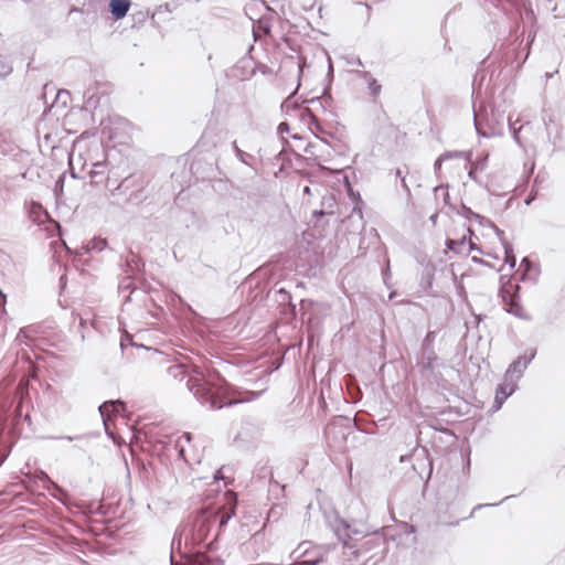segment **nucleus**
Here are the masks:
<instances>
[{
	"instance_id": "1",
	"label": "nucleus",
	"mask_w": 565,
	"mask_h": 565,
	"mask_svg": "<svg viewBox=\"0 0 565 565\" xmlns=\"http://www.w3.org/2000/svg\"><path fill=\"white\" fill-rule=\"evenodd\" d=\"M194 375L190 374L188 367L182 363H174L167 367L170 377L177 381L186 380V387L193 394L195 399L210 409L223 408L241 403L227 396L228 386L226 381L218 374L204 376L198 370Z\"/></svg>"
},
{
	"instance_id": "2",
	"label": "nucleus",
	"mask_w": 565,
	"mask_h": 565,
	"mask_svg": "<svg viewBox=\"0 0 565 565\" xmlns=\"http://www.w3.org/2000/svg\"><path fill=\"white\" fill-rule=\"evenodd\" d=\"M237 497L226 491L216 508L199 511L192 521L191 537L194 544H205L207 551L216 550V541L228 521L235 515Z\"/></svg>"
},
{
	"instance_id": "3",
	"label": "nucleus",
	"mask_w": 565,
	"mask_h": 565,
	"mask_svg": "<svg viewBox=\"0 0 565 565\" xmlns=\"http://www.w3.org/2000/svg\"><path fill=\"white\" fill-rule=\"evenodd\" d=\"M329 527L335 534L338 540L342 543L344 548L351 550L354 558L360 557V550L358 548L353 536H366L369 532L364 529V524L355 520L349 522L341 518L337 512L327 516Z\"/></svg>"
},
{
	"instance_id": "4",
	"label": "nucleus",
	"mask_w": 565,
	"mask_h": 565,
	"mask_svg": "<svg viewBox=\"0 0 565 565\" xmlns=\"http://www.w3.org/2000/svg\"><path fill=\"white\" fill-rule=\"evenodd\" d=\"M473 120L478 135L489 138L502 136L504 128V114L495 110L493 107L490 111L486 107L473 110Z\"/></svg>"
},
{
	"instance_id": "5",
	"label": "nucleus",
	"mask_w": 565,
	"mask_h": 565,
	"mask_svg": "<svg viewBox=\"0 0 565 565\" xmlns=\"http://www.w3.org/2000/svg\"><path fill=\"white\" fill-rule=\"evenodd\" d=\"M327 548L313 545L311 541L301 542L290 554L295 561L302 558L297 565H319L326 559Z\"/></svg>"
},
{
	"instance_id": "6",
	"label": "nucleus",
	"mask_w": 565,
	"mask_h": 565,
	"mask_svg": "<svg viewBox=\"0 0 565 565\" xmlns=\"http://www.w3.org/2000/svg\"><path fill=\"white\" fill-rule=\"evenodd\" d=\"M349 434L350 427L343 424L342 419L333 420L324 428L328 445L339 451L345 448Z\"/></svg>"
},
{
	"instance_id": "7",
	"label": "nucleus",
	"mask_w": 565,
	"mask_h": 565,
	"mask_svg": "<svg viewBox=\"0 0 565 565\" xmlns=\"http://www.w3.org/2000/svg\"><path fill=\"white\" fill-rule=\"evenodd\" d=\"M520 285H500L499 295L507 306V312L523 318V307L519 302Z\"/></svg>"
},
{
	"instance_id": "8",
	"label": "nucleus",
	"mask_w": 565,
	"mask_h": 565,
	"mask_svg": "<svg viewBox=\"0 0 565 565\" xmlns=\"http://www.w3.org/2000/svg\"><path fill=\"white\" fill-rule=\"evenodd\" d=\"M436 331H428L422 342V360L420 365L425 371L434 372L439 358L434 349Z\"/></svg>"
},
{
	"instance_id": "9",
	"label": "nucleus",
	"mask_w": 565,
	"mask_h": 565,
	"mask_svg": "<svg viewBox=\"0 0 565 565\" xmlns=\"http://www.w3.org/2000/svg\"><path fill=\"white\" fill-rule=\"evenodd\" d=\"M536 355L535 349L526 350L522 355L518 356L507 369L505 375L514 382H519L523 376L525 370Z\"/></svg>"
},
{
	"instance_id": "10",
	"label": "nucleus",
	"mask_w": 565,
	"mask_h": 565,
	"mask_svg": "<svg viewBox=\"0 0 565 565\" xmlns=\"http://www.w3.org/2000/svg\"><path fill=\"white\" fill-rule=\"evenodd\" d=\"M125 267L128 279L138 280V282H147L146 278L142 276L145 263L138 254L129 250L125 258Z\"/></svg>"
},
{
	"instance_id": "11",
	"label": "nucleus",
	"mask_w": 565,
	"mask_h": 565,
	"mask_svg": "<svg viewBox=\"0 0 565 565\" xmlns=\"http://www.w3.org/2000/svg\"><path fill=\"white\" fill-rule=\"evenodd\" d=\"M309 104L312 106V107H306L302 109V119L310 126V128H316L318 131L321 130V126L318 121V118L317 116L313 114V108H322V110H326L320 98H311L309 100Z\"/></svg>"
},
{
	"instance_id": "12",
	"label": "nucleus",
	"mask_w": 565,
	"mask_h": 565,
	"mask_svg": "<svg viewBox=\"0 0 565 565\" xmlns=\"http://www.w3.org/2000/svg\"><path fill=\"white\" fill-rule=\"evenodd\" d=\"M489 154L487 152L479 153L477 158L473 160L471 158V162L469 163V171L468 177L472 181L481 184V182L478 179V173L486 170L488 164Z\"/></svg>"
},
{
	"instance_id": "13",
	"label": "nucleus",
	"mask_w": 565,
	"mask_h": 565,
	"mask_svg": "<svg viewBox=\"0 0 565 565\" xmlns=\"http://www.w3.org/2000/svg\"><path fill=\"white\" fill-rule=\"evenodd\" d=\"M446 246L455 254H469L475 248L473 243L468 241L465 235L460 238H447Z\"/></svg>"
},
{
	"instance_id": "14",
	"label": "nucleus",
	"mask_w": 565,
	"mask_h": 565,
	"mask_svg": "<svg viewBox=\"0 0 565 565\" xmlns=\"http://www.w3.org/2000/svg\"><path fill=\"white\" fill-rule=\"evenodd\" d=\"M125 409V404L120 401H107L104 402L99 407L98 411L100 413V416L103 417L104 424L107 427V420L111 415H116Z\"/></svg>"
},
{
	"instance_id": "15",
	"label": "nucleus",
	"mask_w": 565,
	"mask_h": 565,
	"mask_svg": "<svg viewBox=\"0 0 565 565\" xmlns=\"http://www.w3.org/2000/svg\"><path fill=\"white\" fill-rule=\"evenodd\" d=\"M520 270L522 280L535 281L539 278L540 269L537 265L530 260L527 257L522 259Z\"/></svg>"
},
{
	"instance_id": "16",
	"label": "nucleus",
	"mask_w": 565,
	"mask_h": 565,
	"mask_svg": "<svg viewBox=\"0 0 565 565\" xmlns=\"http://www.w3.org/2000/svg\"><path fill=\"white\" fill-rule=\"evenodd\" d=\"M491 228L494 231L497 237L500 239L505 254V262L510 264L511 267L515 266V256L513 254V247L510 242L507 241L504 236V232L500 230L494 223L491 226Z\"/></svg>"
},
{
	"instance_id": "17",
	"label": "nucleus",
	"mask_w": 565,
	"mask_h": 565,
	"mask_svg": "<svg viewBox=\"0 0 565 565\" xmlns=\"http://www.w3.org/2000/svg\"><path fill=\"white\" fill-rule=\"evenodd\" d=\"M131 7L130 0H109V12L116 20L124 19Z\"/></svg>"
},
{
	"instance_id": "18",
	"label": "nucleus",
	"mask_w": 565,
	"mask_h": 565,
	"mask_svg": "<svg viewBox=\"0 0 565 565\" xmlns=\"http://www.w3.org/2000/svg\"><path fill=\"white\" fill-rule=\"evenodd\" d=\"M190 565H223V561L220 557L209 556L206 553H196Z\"/></svg>"
},
{
	"instance_id": "19",
	"label": "nucleus",
	"mask_w": 565,
	"mask_h": 565,
	"mask_svg": "<svg viewBox=\"0 0 565 565\" xmlns=\"http://www.w3.org/2000/svg\"><path fill=\"white\" fill-rule=\"evenodd\" d=\"M518 388V383L512 379H508L504 374L503 383L498 385L495 393L500 396L509 397L511 396Z\"/></svg>"
},
{
	"instance_id": "20",
	"label": "nucleus",
	"mask_w": 565,
	"mask_h": 565,
	"mask_svg": "<svg viewBox=\"0 0 565 565\" xmlns=\"http://www.w3.org/2000/svg\"><path fill=\"white\" fill-rule=\"evenodd\" d=\"M42 326L41 324H30L26 327H23L19 330L15 341H21V337H24L25 339H31L33 335H38L42 333Z\"/></svg>"
},
{
	"instance_id": "21",
	"label": "nucleus",
	"mask_w": 565,
	"mask_h": 565,
	"mask_svg": "<svg viewBox=\"0 0 565 565\" xmlns=\"http://www.w3.org/2000/svg\"><path fill=\"white\" fill-rule=\"evenodd\" d=\"M366 82H367V88H369V92H370V95L374 98H376L380 94H381V90H382V86L381 84H379V82L376 81V78H374L373 76H371V74L369 72H363V75H362Z\"/></svg>"
},
{
	"instance_id": "22",
	"label": "nucleus",
	"mask_w": 565,
	"mask_h": 565,
	"mask_svg": "<svg viewBox=\"0 0 565 565\" xmlns=\"http://www.w3.org/2000/svg\"><path fill=\"white\" fill-rule=\"evenodd\" d=\"M233 150L235 152L236 158L248 167H253V161L255 160V157L244 150H242L236 141L232 143Z\"/></svg>"
},
{
	"instance_id": "23",
	"label": "nucleus",
	"mask_w": 565,
	"mask_h": 565,
	"mask_svg": "<svg viewBox=\"0 0 565 565\" xmlns=\"http://www.w3.org/2000/svg\"><path fill=\"white\" fill-rule=\"evenodd\" d=\"M440 156L445 161L452 159H463L466 162H471V151L452 150L446 151Z\"/></svg>"
},
{
	"instance_id": "24",
	"label": "nucleus",
	"mask_w": 565,
	"mask_h": 565,
	"mask_svg": "<svg viewBox=\"0 0 565 565\" xmlns=\"http://www.w3.org/2000/svg\"><path fill=\"white\" fill-rule=\"evenodd\" d=\"M128 347H132V348L135 347V348H137L138 350H148V351L150 350V348L145 347V345H142V344H140V345L136 344V343L134 342V338H132V335L126 332V333L121 337V339H120V349H121V351H122V353H124V354H126V351H127Z\"/></svg>"
},
{
	"instance_id": "25",
	"label": "nucleus",
	"mask_w": 565,
	"mask_h": 565,
	"mask_svg": "<svg viewBox=\"0 0 565 565\" xmlns=\"http://www.w3.org/2000/svg\"><path fill=\"white\" fill-rule=\"evenodd\" d=\"M44 214L42 205L38 202H32L30 206V217L38 223H41V216Z\"/></svg>"
},
{
	"instance_id": "26",
	"label": "nucleus",
	"mask_w": 565,
	"mask_h": 565,
	"mask_svg": "<svg viewBox=\"0 0 565 565\" xmlns=\"http://www.w3.org/2000/svg\"><path fill=\"white\" fill-rule=\"evenodd\" d=\"M106 246H107V241L105 238H94L88 243V245L86 247V252H90V250L102 252L106 248Z\"/></svg>"
},
{
	"instance_id": "27",
	"label": "nucleus",
	"mask_w": 565,
	"mask_h": 565,
	"mask_svg": "<svg viewBox=\"0 0 565 565\" xmlns=\"http://www.w3.org/2000/svg\"><path fill=\"white\" fill-rule=\"evenodd\" d=\"M105 169H106V163L105 162H102V161L95 162L93 164V169L89 172V175H90L92 180H94V182L97 183L98 181L96 180V178L100 177V175H104L105 174Z\"/></svg>"
},
{
	"instance_id": "28",
	"label": "nucleus",
	"mask_w": 565,
	"mask_h": 565,
	"mask_svg": "<svg viewBox=\"0 0 565 565\" xmlns=\"http://www.w3.org/2000/svg\"><path fill=\"white\" fill-rule=\"evenodd\" d=\"M127 200L130 203L140 204L147 200V195L145 194V190L141 188L139 190L132 191Z\"/></svg>"
},
{
	"instance_id": "29",
	"label": "nucleus",
	"mask_w": 565,
	"mask_h": 565,
	"mask_svg": "<svg viewBox=\"0 0 565 565\" xmlns=\"http://www.w3.org/2000/svg\"><path fill=\"white\" fill-rule=\"evenodd\" d=\"M12 64L2 56H0V78H6L12 73Z\"/></svg>"
},
{
	"instance_id": "30",
	"label": "nucleus",
	"mask_w": 565,
	"mask_h": 565,
	"mask_svg": "<svg viewBox=\"0 0 565 565\" xmlns=\"http://www.w3.org/2000/svg\"><path fill=\"white\" fill-rule=\"evenodd\" d=\"M279 294V297H280V303H288V306L290 307L292 313L295 315L296 312V306L292 303L291 301V296L289 292H287L285 289H280L278 291Z\"/></svg>"
},
{
	"instance_id": "31",
	"label": "nucleus",
	"mask_w": 565,
	"mask_h": 565,
	"mask_svg": "<svg viewBox=\"0 0 565 565\" xmlns=\"http://www.w3.org/2000/svg\"><path fill=\"white\" fill-rule=\"evenodd\" d=\"M461 216L467 218L468 221H473V218H480V214L473 212L470 207L462 205L461 211L458 212Z\"/></svg>"
},
{
	"instance_id": "32",
	"label": "nucleus",
	"mask_w": 565,
	"mask_h": 565,
	"mask_svg": "<svg viewBox=\"0 0 565 565\" xmlns=\"http://www.w3.org/2000/svg\"><path fill=\"white\" fill-rule=\"evenodd\" d=\"M507 120H508L509 130H510V132H511V135H512V137H513L514 141H515L518 145H521L520 136H519V134H520V129H518V128L515 127V124L512 121V119H511V117H510V116L507 118Z\"/></svg>"
},
{
	"instance_id": "33",
	"label": "nucleus",
	"mask_w": 565,
	"mask_h": 565,
	"mask_svg": "<svg viewBox=\"0 0 565 565\" xmlns=\"http://www.w3.org/2000/svg\"><path fill=\"white\" fill-rule=\"evenodd\" d=\"M513 497H514V495H508V497L503 498V499H502L500 502H498V503L478 504V505H476V507L473 508V510H472V512H471L470 516H472V515H473V512H475L476 510H480V509L486 508V507H497V505L501 504L503 501L509 500V499H511V498H513Z\"/></svg>"
},
{
	"instance_id": "34",
	"label": "nucleus",
	"mask_w": 565,
	"mask_h": 565,
	"mask_svg": "<svg viewBox=\"0 0 565 565\" xmlns=\"http://www.w3.org/2000/svg\"><path fill=\"white\" fill-rule=\"evenodd\" d=\"M507 398L508 397L500 396V395H498L495 393V397H494V402H493V409L494 411H499L502 407V405H503V403L505 402Z\"/></svg>"
},
{
	"instance_id": "35",
	"label": "nucleus",
	"mask_w": 565,
	"mask_h": 565,
	"mask_svg": "<svg viewBox=\"0 0 565 565\" xmlns=\"http://www.w3.org/2000/svg\"><path fill=\"white\" fill-rule=\"evenodd\" d=\"M66 284H63V285H60V297L63 296L65 289H66ZM58 303L63 307V308H67L68 307V303L66 302V300H62V298H58Z\"/></svg>"
},
{
	"instance_id": "36",
	"label": "nucleus",
	"mask_w": 565,
	"mask_h": 565,
	"mask_svg": "<svg viewBox=\"0 0 565 565\" xmlns=\"http://www.w3.org/2000/svg\"><path fill=\"white\" fill-rule=\"evenodd\" d=\"M473 221L478 222L480 225L482 226H489L491 227L493 225V222L490 221L489 218L480 215V218H473Z\"/></svg>"
},
{
	"instance_id": "37",
	"label": "nucleus",
	"mask_w": 565,
	"mask_h": 565,
	"mask_svg": "<svg viewBox=\"0 0 565 565\" xmlns=\"http://www.w3.org/2000/svg\"><path fill=\"white\" fill-rule=\"evenodd\" d=\"M63 182H64V174L60 175V178L57 179L56 183H55V194L56 196H58V191H63Z\"/></svg>"
},
{
	"instance_id": "38",
	"label": "nucleus",
	"mask_w": 565,
	"mask_h": 565,
	"mask_svg": "<svg viewBox=\"0 0 565 565\" xmlns=\"http://www.w3.org/2000/svg\"><path fill=\"white\" fill-rule=\"evenodd\" d=\"M445 160L441 159V156H439L436 160H435V163H434V171L435 173L438 175L440 170H441V164Z\"/></svg>"
},
{
	"instance_id": "39",
	"label": "nucleus",
	"mask_w": 565,
	"mask_h": 565,
	"mask_svg": "<svg viewBox=\"0 0 565 565\" xmlns=\"http://www.w3.org/2000/svg\"><path fill=\"white\" fill-rule=\"evenodd\" d=\"M86 328V320L83 319V318H79V332H81V340L84 341L85 340V330Z\"/></svg>"
},
{
	"instance_id": "40",
	"label": "nucleus",
	"mask_w": 565,
	"mask_h": 565,
	"mask_svg": "<svg viewBox=\"0 0 565 565\" xmlns=\"http://www.w3.org/2000/svg\"><path fill=\"white\" fill-rule=\"evenodd\" d=\"M360 550V556L362 555V553L364 552H367L372 548V541H366L363 543V545L361 547H358Z\"/></svg>"
},
{
	"instance_id": "41",
	"label": "nucleus",
	"mask_w": 565,
	"mask_h": 565,
	"mask_svg": "<svg viewBox=\"0 0 565 565\" xmlns=\"http://www.w3.org/2000/svg\"><path fill=\"white\" fill-rule=\"evenodd\" d=\"M128 182V178H126L120 184H118L114 190H111L110 195L115 196L117 192L121 190V188Z\"/></svg>"
},
{
	"instance_id": "42",
	"label": "nucleus",
	"mask_w": 565,
	"mask_h": 565,
	"mask_svg": "<svg viewBox=\"0 0 565 565\" xmlns=\"http://www.w3.org/2000/svg\"><path fill=\"white\" fill-rule=\"evenodd\" d=\"M289 130V126L287 122H280L278 126V132L282 134Z\"/></svg>"
},
{
	"instance_id": "43",
	"label": "nucleus",
	"mask_w": 565,
	"mask_h": 565,
	"mask_svg": "<svg viewBox=\"0 0 565 565\" xmlns=\"http://www.w3.org/2000/svg\"><path fill=\"white\" fill-rule=\"evenodd\" d=\"M6 302H7V296L0 289V307L4 308Z\"/></svg>"
},
{
	"instance_id": "44",
	"label": "nucleus",
	"mask_w": 565,
	"mask_h": 565,
	"mask_svg": "<svg viewBox=\"0 0 565 565\" xmlns=\"http://www.w3.org/2000/svg\"><path fill=\"white\" fill-rule=\"evenodd\" d=\"M39 477L41 480H44L49 483H53L52 480L50 479V477L44 471H41Z\"/></svg>"
},
{
	"instance_id": "45",
	"label": "nucleus",
	"mask_w": 565,
	"mask_h": 565,
	"mask_svg": "<svg viewBox=\"0 0 565 565\" xmlns=\"http://www.w3.org/2000/svg\"><path fill=\"white\" fill-rule=\"evenodd\" d=\"M401 183H402L403 189H404L407 193H409V188H408V185H407V183H406V179H405V177H402Z\"/></svg>"
},
{
	"instance_id": "46",
	"label": "nucleus",
	"mask_w": 565,
	"mask_h": 565,
	"mask_svg": "<svg viewBox=\"0 0 565 565\" xmlns=\"http://www.w3.org/2000/svg\"><path fill=\"white\" fill-rule=\"evenodd\" d=\"M222 470H223V469H220V470H217V471L215 472V475H214V479H215V480H221V479H223Z\"/></svg>"
},
{
	"instance_id": "47",
	"label": "nucleus",
	"mask_w": 565,
	"mask_h": 565,
	"mask_svg": "<svg viewBox=\"0 0 565 565\" xmlns=\"http://www.w3.org/2000/svg\"><path fill=\"white\" fill-rule=\"evenodd\" d=\"M79 437L78 436H75V437H72V436H62V437H57V439H67L70 441L72 440H75V439H78Z\"/></svg>"
},
{
	"instance_id": "48",
	"label": "nucleus",
	"mask_w": 565,
	"mask_h": 565,
	"mask_svg": "<svg viewBox=\"0 0 565 565\" xmlns=\"http://www.w3.org/2000/svg\"><path fill=\"white\" fill-rule=\"evenodd\" d=\"M181 438H184L188 443L191 441L192 439V435L190 433H184Z\"/></svg>"
},
{
	"instance_id": "49",
	"label": "nucleus",
	"mask_w": 565,
	"mask_h": 565,
	"mask_svg": "<svg viewBox=\"0 0 565 565\" xmlns=\"http://www.w3.org/2000/svg\"><path fill=\"white\" fill-rule=\"evenodd\" d=\"M382 276H383L384 282H386V280L390 278L388 269L387 270H382Z\"/></svg>"
},
{
	"instance_id": "50",
	"label": "nucleus",
	"mask_w": 565,
	"mask_h": 565,
	"mask_svg": "<svg viewBox=\"0 0 565 565\" xmlns=\"http://www.w3.org/2000/svg\"><path fill=\"white\" fill-rule=\"evenodd\" d=\"M533 200H534V196H533V195H529V196L525 199V201H524V202H525V204H526V205H530V204L533 202Z\"/></svg>"
},
{
	"instance_id": "51",
	"label": "nucleus",
	"mask_w": 565,
	"mask_h": 565,
	"mask_svg": "<svg viewBox=\"0 0 565 565\" xmlns=\"http://www.w3.org/2000/svg\"><path fill=\"white\" fill-rule=\"evenodd\" d=\"M385 286L387 287V291H388V299H393V297H394V291H391V290H390L391 285H385Z\"/></svg>"
},
{
	"instance_id": "52",
	"label": "nucleus",
	"mask_w": 565,
	"mask_h": 565,
	"mask_svg": "<svg viewBox=\"0 0 565 565\" xmlns=\"http://www.w3.org/2000/svg\"><path fill=\"white\" fill-rule=\"evenodd\" d=\"M303 193H305V194H308V195H311V189H310V186L306 185V186L303 188Z\"/></svg>"
},
{
	"instance_id": "53",
	"label": "nucleus",
	"mask_w": 565,
	"mask_h": 565,
	"mask_svg": "<svg viewBox=\"0 0 565 565\" xmlns=\"http://www.w3.org/2000/svg\"><path fill=\"white\" fill-rule=\"evenodd\" d=\"M402 177H405V175L403 174V171L398 168L396 170V178H399L402 180Z\"/></svg>"
},
{
	"instance_id": "54",
	"label": "nucleus",
	"mask_w": 565,
	"mask_h": 565,
	"mask_svg": "<svg viewBox=\"0 0 565 565\" xmlns=\"http://www.w3.org/2000/svg\"><path fill=\"white\" fill-rule=\"evenodd\" d=\"M57 233H58L60 238H62L61 228H57ZM61 241H62V243L64 244L65 248L68 250V247H67V245L65 244V242H64L63 239H61Z\"/></svg>"
},
{
	"instance_id": "55",
	"label": "nucleus",
	"mask_w": 565,
	"mask_h": 565,
	"mask_svg": "<svg viewBox=\"0 0 565 565\" xmlns=\"http://www.w3.org/2000/svg\"><path fill=\"white\" fill-rule=\"evenodd\" d=\"M58 282H60V284L66 282V275H65V274H63V275L60 277Z\"/></svg>"
},
{
	"instance_id": "56",
	"label": "nucleus",
	"mask_w": 565,
	"mask_h": 565,
	"mask_svg": "<svg viewBox=\"0 0 565 565\" xmlns=\"http://www.w3.org/2000/svg\"><path fill=\"white\" fill-rule=\"evenodd\" d=\"M71 175L76 179L77 178V174L75 173L74 169L71 170Z\"/></svg>"
},
{
	"instance_id": "57",
	"label": "nucleus",
	"mask_w": 565,
	"mask_h": 565,
	"mask_svg": "<svg viewBox=\"0 0 565 565\" xmlns=\"http://www.w3.org/2000/svg\"><path fill=\"white\" fill-rule=\"evenodd\" d=\"M458 288H459V294H461V291H463V284H460V285H457Z\"/></svg>"
},
{
	"instance_id": "58",
	"label": "nucleus",
	"mask_w": 565,
	"mask_h": 565,
	"mask_svg": "<svg viewBox=\"0 0 565 565\" xmlns=\"http://www.w3.org/2000/svg\"><path fill=\"white\" fill-rule=\"evenodd\" d=\"M270 282L278 284V282H280V278H273V280Z\"/></svg>"
},
{
	"instance_id": "59",
	"label": "nucleus",
	"mask_w": 565,
	"mask_h": 565,
	"mask_svg": "<svg viewBox=\"0 0 565 565\" xmlns=\"http://www.w3.org/2000/svg\"><path fill=\"white\" fill-rule=\"evenodd\" d=\"M448 199H449V193H448V192H446V193H445V198H444V200H445V202H446V203H447Z\"/></svg>"
},
{
	"instance_id": "60",
	"label": "nucleus",
	"mask_w": 565,
	"mask_h": 565,
	"mask_svg": "<svg viewBox=\"0 0 565 565\" xmlns=\"http://www.w3.org/2000/svg\"><path fill=\"white\" fill-rule=\"evenodd\" d=\"M29 339H25L24 337H21V341H18L19 343L26 342Z\"/></svg>"
},
{
	"instance_id": "61",
	"label": "nucleus",
	"mask_w": 565,
	"mask_h": 565,
	"mask_svg": "<svg viewBox=\"0 0 565 565\" xmlns=\"http://www.w3.org/2000/svg\"><path fill=\"white\" fill-rule=\"evenodd\" d=\"M303 558H315V554H309V555L305 556Z\"/></svg>"
},
{
	"instance_id": "62",
	"label": "nucleus",
	"mask_w": 565,
	"mask_h": 565,
	"mask_svg": "<svg viewBox=\"0 0 565 565\" xmlns=\"http://www.w3.org/2000/svg\"><path fill=\"white\" fill-rule=\"evenodd\" d=\"M443 189V185H437L434 191L437 192L438 190Z\"/></svg>"
},
{
	"instance_id": "63",
	"label": "nucleus",
	"mask_w": 565,
	"mask_h": 565,
	"mask_svg": "<svg viewBox=\"0 0 565 565\" xmlns=\"http://www.w3.org/2000/svg\"><path fill=\"white\" fill-rule=\"evenodd\" d=\"M130 284L125 285V289L128 290L130 288Z\"/></svg>"
},
{
	"instance_id": "64",
	"label": "nucleus",
	"mask_w": 565,
	"mask_h": 565,
	"mask_svg": "<svg viewBox=\"0 0 565 565\" xmlns=\"http://www.w3.org/2000/svg\"><path fill=\"white\" fill-rule=\"evenodd\" d=\"M90 326H92L93 328H96V323H95V321H92V322H90Z\"/></svg>"
}]
</instances>
